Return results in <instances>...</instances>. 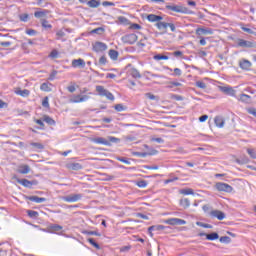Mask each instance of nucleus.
I'll use <instances>...</instances> for the list:
<instances>
[{"mask_svg":"<svg viewBox=\"0 0 256 256\" xmlns=\"http://www.w3.org/2000/svg\"><path fill=\"white\" fill-rule=\"evenodd\" d=\"M121 139L115 137V136H108V139H105L103 137H97L93 139V143H96L97 145H106V147H111V143H120Z\"/></svg>","mask_w":256,"mask_h":256,"instance_id":"1","label":"nucleus"},{"mask_svg":"<svg viewBox=\"0 0 256 256\" xmlns=\"http://www.w3.org/2000/svg\"><path fill=\"white\" fill-rule=\"evenodd\" d=\"M96 91L100 97H107L109 101H115V96L113 93L109 92L105 87L98 85L96 86Z\"/></svg>","mask_w":256,"mask_h":256,"instance_id":"2","label":"nucleus"},{"mask_svg":"<svg viewBox=\"0 0 256 256\" xmlns=\"http://www.w3.org/2000/svg\"><path fill=\"white\" fill-rule=\"evenodd\" d=\"M81 199H83V194H70L62 197V201H65V203H77Z\"/></svg>","mask_w":256,"mask_h":256,"instance_id":"3","label":"nucleus"},{"mask_svg":"<svg viewBox=\"0 0 256 256\" xmlns=\"http://www.w3.org/2000/svg\"><path fill=\"white\" fill-rule=\"evenodd\" d=\"M62 230H63V226H61L59 224L50 225L48 230L41 229V231H43L44 233H52V234H56V235H61V233H59V231H62Z\"/></svg>","mask_w":256,"mask_h":256,"instance_id":"4","label":"nucleus"},{"mask_svg":"<svg viewBox=\"0 0 256 256\" xmlns=\"http://www.w3.org/2000/svg\"><path fill=\"white\" fill-rule=\"evenodd\" d=\"M138 37L136 34H126L122 36L121 41L126 43L127 45H133L134 43H137Z\"/></svg>","mask_w":256,"mask_h":256,"instance_id":"5","label":"nucleus"},{"mask_svg":"<svg viewBox=\"0 0 256 256\" xmlns=\"http://www.w3.org/2000/svg\"><path fill=\"white\" fill-rule=\"evenodd\" d=\"M217 191H224L225 193H231L233 191V187L227 183L218 182L215 185Z\"/></svg>","mask_w":256,"mask_h":256,"instance_id":"6","label":"nucleus"},{"mask_svg":"<svg viewBox=\"0 0 256 256\" xmlns=\"http://www.w3.org/2000/svg\"><path fill=\"white\" fill-rule=\"evenodd\" d=\"M69 101L71 103H85L89 101V95H73Z\"/></svg>","mask_w":256,"mask_h":256,"instance_id":"7","label":"nucleus"},{"mask_svg":"<svg viewBox=\"0 0 256 256\" xmlns=\"http://www.w3.org/2000/svg\"><path fill=\"white\" fill-rule=\"evenodd\" d=\"M166 9H168L169 11H174V13H184V14L189 13L187 8L179 5H168L166 6Z\"/></svg>","mask_w":256,"mask_h":256,"instance_id":"8","label":"nucleus"},{"mask_svg":"<svg viewBox=\"0 0 256 256\" xmlns=\"http://www.w3.org/2000/svg\"><path fill=\"white\" fill-rule=\"evenodd\" d=\"M220 91H222V93H225L226 95H229L230 97L237 98V91H235V89H233V87L231 86H221Z\"/></svg>","mask_w":256,"mask_h":256,"instance_id":"9","label":"nucleus"},{"mask_svg":"<svg viewBox=\"0 0 256 256\" xmlns=\"http://www.w3.org/2000/svg\"><path fill=\"white\" fill-rule=\"evenodd\" d=\"M93 51H95V53H103V51H107V44L96 42L93 44Z\"/></svg>","mask_w":256,"mask_h":256,"instance_id":"10","label":"nucleus"},{"mask_svg":"<svg viewBox=\"0 0 256 256\" xmlns=\"http://www.w3.org/2000/svg\"><path fill=\"white\" fill-rule=\"evenodd\" d=\"M167 225H187V221L179 218H170L165 220Z\"/></svg>","mask_w":256,"mask_h":256,"instance_id":"11","label":"nucleus"},{"mask_svg":"<svg viewBox=\"0 0 256 256\" xmlns=\"http://www.w3.org/2000/svg\"><path fill=\"white\" fill-rule=\"evenodd\" d=\"M210 217H213L214 219H218V221H223V219H225V213H223L220 210H212L210 212Z\"/></svg>","mask_w":256,"mask_h":256,"instance_id":"12","label":"nucleus"},{"mask_svg":"<svg viewBox=\"0 0 256 256\" xmlns=\"http://www.w3.org/2000/svg\"><path fill=\"white\" fill-rule=\"evenodd\" d=\"M237 45H238V47H245L247 49H251L252 47H255V42L238 39Z\"/></svg>","mask_w":256,"mask_h":256,"instance_id":"13","label":"nucleus"},{"mask_svg":"<svg viewBox=\"0 0 256 256\" xmlns=\"http://www.w3.org/2000/svg\"><path fill=\"white\" fill-rule=\"evenodd\" d=\"M196 35H213V29L211 28H197Z\"/></svg>","mask_w":256,"mask_h":256,"instance_id":"14","label":"nucleus"},{"mask_svg":"<svg viewBox=\"0 0 256 256\" xmlns=\"http://www.w3.org/2000/svg\"><path fill=\"white\" fill-rule=\"evenodd\" d=\"M72 67H74V69H77V67L81 69L85 68V60L81 58L72 60Z\"/></svg>","mask_w":256,"mask_h":256,"instance_id":"15","label":"nucleus"},{"mask_svg":"<svg viewBox=\"0 0 256 256\" xmlns=\"http://www.w3.org/2000/svg\"><path fill=\"white\" fill-rule=\"evenodd\" d=\"M163 230H165L164 225H154V226H150L148 228V233H149L150 237H153V231H163Z\"/></svg>","mask_w":256,"mask_h":256,"instance_id":"16","label":"nucleus"},{"mask_svg":"<svg viewBox=\"0 0 256 256\" xmlns=\"http://www.w3.org/2000/svg\"><path fill=\"white\" fill-rule=\"evenodd\" d=\"M200 237H206V239H208V241H215V240L219 239V234H217L216 232L211 233V234L200 233Z\"/></svg>","mask_w":256,"mask_h":256,"instance_id":"17","label":"nucleus"},{"mask_svg":"<svg viewBox=\"0 0 256 256\" xmlns=\"http://www.w3.org/2000/svg\"><path fill=\"white\" fill-rule=\"evenodd\" d=\"M236 99L238 101H240L241 103H246L249 104L251 103V96L247 95V94H240V96H236Z\"/></svg>","mask_w":256,"mask_h":256,"instance_id":"18","label":"nucleus"},{"mask_svg":"<svg viewBox=\"0 0 256 256\" xmlns=\"http://www.w3.org/2000/svg\"><path fill=\"white\" fill-rule=\"evenodd\" d=\"M14 93L16 95H19L20 97H29V95H31V92L27 89L21 90L20 88H16L14 90Z\"/></svg>","mask_w":256,"mask_h":256,"instance_id":"19","label":"nucleus"},{"mask_svg":"<svg viewBox=\"0 0 256 256\" xmlns=\"http://www.w3.org/2000/svg\"><path fill=\"white\" fill-rule=\"evenodd\" d=\"M240 69H244V71H249L251 69V62L249 60H242L239 62Z\"/></svg>","mask_w":256,"mask_h":256,"instance_id":"20","label":"nucleus"},{"mask_svg":"<svg viewBox=\"0 0 256 256\" xmlns=\"http://www.w3.org/2000/svg\"><path fill=\"white\" fill-rule=\"evenodd\" d=\"M214 123H215L216 127H219L220 129L225 127V119H223V117H221V116H216L214 118Z\"/></svg>","mask_w":256,"mask_h":256,"instance_id":"21","label":"nucleus"},{"mask_svg":"<svg viewBox=\"0 0 256 256\" xmlns=\"http://www.w3.org/2000/svg\"><path fill=\"white\" fill-rule=\"evenodd\" d=\"M28 201H32L33 203H45L47 198L38 197V196H29L27 197Z\"/></svg>","mask_w":256,"mask_h":256,"instance_id":"22","label":"nucleus"},{"mask_svg":"<svg viewBox=\"0 0 256 256\" xmlns=\"http://www.w3.org/2000/svg\"><path fill=\"white\" fill-rule=\"evenodd\" d=\"M136 157H148V155H157V150H151L150 152H135Z\"/></svg>","mask_w":256,"mask_h":256,"instance_id":"23","label":"nucleus"},{"mask_svg":"<svg viewBox=\"0 0 256 256\" xmlns=\"http://www.w3.org/2000/svg\"><path fill=\"white\" fill-rule=\"evenodd\" d=\"M147 20L150 21V23H157V21H162L163 17L155 14H150L147 16Z\"/></svg>","mask_w":256,"mask_h":256,"instance_id":"24","label":"nucleus"},{"mask_svg":"<svg viewBox=\"0 0 256 256\" xmlns=\"http://www.w3.org/2000/svg\"><path fill=\"white\" fill-rule=\"evenodd\" d=\"M128 75L133 77V79H141V73L138 72L137 69L132 68L128 71Z\"/></svg>","mask_w":256,"mask_h":256,"instance_id":"25","label":"nucleus"},{"mask_svg":"<svg viewBox=\"0 0 256 256\" xmlns=\"http://www.w3.org/2000/svg\"><path fill=\"white\" fill-rule=\"evenodd\" d=\"M30 171L31 168L29 167V165H21L18 169V173H20L21 175H27V173H29Z\"/></svg>","mask_w":256,"mask_h":256,"instance_id":"26","label":"nucleus"},{"mask_svg":"<svg viewBox=\"0 0 256 256\" xmlns=\"http://www.w3.org/2000/svg\"><path fill=\"white\" fill-rule=\"evenodd\" d=\"M48 13V10L36 11L34 17H36V19H43V17H47Z\"/></svg>","mask_w":256,"mask_h":256,"instance_id":"27","label":"nucleus"},{"mask_svg":"<svg viewBox=\"0 0 256 256\" xmlns=\"http://www.w3.org/2000/svg\"><path fill=\"white\" fill-rule=\"evenodd\" d=\"M17 183H19L23 187H28V188L33 186V182H31L27 179H17Z\"/></svg>","mask_w":256,"mask_h":256,"instance_id":"28","label":"nucleus"},{"mask_svg":"<svg viewBox=\"0 0 256 256\" xmlns=\"http://www.w3.org/2000/svg\"><path fill=\"white\" fill-rule=\"evenodd\" d=\"M68 169H71L72 171H81L83 166L80 163H71L68 165Z\"/></svg>","mask_w":256,"mask_h":256,"instance_id":"29","label":"nucleus"},{"mask_svg":"<svg viewBox=\"0 0 256 256\" xmlns=\"http://www.w3.org/2000/svg\"><path fill=\"white\" fill-rule=\"evenodd\" d=\"M109 57L110 59H112V61H117L118 57H119V52H117V50H109Z\"/></svg>","mask_w":256,"mask_h":256,"instance_id":"30","label":"nucleus"},{"mask_svg":"<svg viewBox=\"0 0 256 256\" xmlns=\"http://www.w3.org/2000/svg\"><path fill=\"white\" fill-rule=\"evenodd\" d=\"M180 205L181 207H183L184 209H188V207L191 206V201H189L188 198H184L180 200Z\"/></svg>","mask_w":256,"mask_h":256,"instance_id":"31","label":"nucleus"},{"mask_svg":"<svg viewBox=\"0 0 256 256\" xmlns=\"http://www.w3.org/2000/svg\"><path fill=\"white\" fill-rule=\"evenodd\" d=\"M154 61H167L169 59V56L163 55V54H157L153 57Z\"/></svg>","mask_w":256,"mask_h":256,"instance_id":"32","label":"nucleus"},{"mask_svg":"<svg viewBox=\"0 0 256 256\" xmlns=\"http://www.w3.org/2000/svg\"><path fill=\"white\" fill-rule=\"evenodd\" d=\"M27 215L28 217H31V219H37L39 217V212L35 210H28Z\"/></svg>","mask_w":256,"mask_h":256,"instance_id":"33","label":"nucleus"},{"mask_svg":"<svg viewBox=\"0 0 256 256\" xmlns=\"http://www.w3.org/2000/svg\"><path fill=\"white\" fill-rule=\"evenodd\" d=\"M43 121H44L45 123H47L48 125H55V120H53V118H51V117L48 116V115H45V116L43 117Z\"/></svg>","mask_w":256,"mask_h":256,"instance_id":"34","label":"nucleus"},{"mask_svg":"<svg viewBox=\"0 0 256 256\" xmlns=\"http://www.w3.org/2000/svg\"><path fill=\"white\" fill-rule=\"evenodd\" d=\"M88 7H92L93 9L99 7L100 3L97 0H90L87 2Z\"/></svg>","mask_w":256,"mask_h":256,"instance_id":"35","label":"nucleus"},{"mask_svg":"<svg viewBox=\"0 0 256 256\" xmlns=\"http://www.w3.org/2000/svg\"><path fill=\"white\" fill-rule=\"evenodd\" d=\"M180 193H181V195H195V192L191 188L182 189V190H180Z\"/></svg>","mask_w":256,"mask_h":256,"instance_id":"36","label":"nucleus"},{"mask_svg":"<svg viewBox=\"0 0 256 256\" xmlns=\"http://www.w3.org/2000/svg\"><path fill=\"white\" fill-rule=\"evenodd\" d=\"M137 187H140V189H145V187H147V185H149V183H147L146 180H140L138 182H136Z\"/></svg>","mask_w":256,"mask_h":256,"instance_id":"37","label":"nucleus"},{"mask_svg":"<svg viewBox=\"0 0 256 256\" xmlns=\"http://www.w3.org/2000/svg\"><path fill=\"white\" fill-rule=\"evenodd\" d=\"M83 235H95L96 237H101V233H99L98 231H87L84 230Z\"/></svg>","mask_w":256,"mask_h":256,"instance_id":"38","label":"nucleus"},{"mask_svg":"<svg viewBox=\"0 0 256 256\" xmlns=\"http://www.w3.org/2000/svg\"><path fill=\"white\" fill-rule=\"evenodd\" d=\"M181 85L183 84H181L180 82H168L167 87L168 89H173V87H181Z\"/></svg>","mask_w":256,"mask_h":256,"instance_id":"39","label":"nucleus"},{"mask_svg":"<svg viewBox=\"0 0 256 256\" xmlns=\"http://www.w3.org/2000/svg\"><path fill=\"white\" fill-rule=\"evenodd\" d=\"M41 23H42V27L44 29H51V27H53L51 24H49V21L45 20V19H42L41 20Z\"/></svg>","mask_w":256,"mask_h":256,"instance_id":"40","label":"nucleus"},{"mask_svg":"<svg viewBox=\"0 0 256 256\" xmlns=\"http://www.w3.org/2000/svg\"><path fill=\"white\" fill-rule=\"evenodd\" d=\"M88 243H90V245H92L93 247H95V249H101V246H99L97 244V242H95V240L93 238H88Z\"/></svg>","mask_w":256,"mask_h":256,"instance_id":"41","label":"nucleus"},{"mask_svg":"<svg viewBox=\"0 0 256 256\" xmlns=\"http://www.w3.org/2000/svg\"><path fill=\"white\" fill-rule=\"evenodd\" d=\"M248 155H250L251 159H256V151L255 149L248 148L247 149Z\"/></svg>","mask_w":256,"mask_h":256,"instance_id":"42","label":"nucleus"},{"mask_svg":"<svg viewBox=\"0 0 256 256\" xmlns=\"http://www.w3.org/2000/svg\"><path fill=\"white\" fill-rule=\"evenodd\" d=\"M156 26H157V28L158 29H167V27H168V23L167 22H158L157 24H156Z\"/></svg>","mask_w":256,"mask_h":256,"instance_id":"43","label":"nucleus"},{"mask_svg":"<svg viewBox=\"0 0 256 256\" xmlns=\"http://www.w3.org/2000/svg\"><path fill=\"white\" fill-rule=\"evenodd\" d=\"M40 89H41V91L48 92V91H51V86H49V84H47V83H43V84H41Z\"/></svg>","mask_w":256,"mask_h":256,"instance_id":"44","label":"nucleus"},{"mask_svg":"<svg viewBox=\"0 0 256 256\" xmlns=\"http://www.w3.org/2000/svg\"><path fill=\"white\" fill-rule=\"evenodd\" d=\"M20 21H22L23 23H27V21H29V14H21L19 16Z\"/></svg>","mask_w":256,"mask_h":256,"instance_id":"45","label":"nucleus"},{"mask_svg":"<svg viewBox=\"0 0 256 256\" xmlns=\"http://www.w3.org/2000/svg\"><path fill=\"white\" fill-rule=\"evenodd\" d=\"M220 243H231V237L229 236L220 237Z\"/></svg>","mask_w":256,"mask_h":256,"instance_id":"46","label":"nucleus"},{"mask_svg":"<svg viewBox=\"0 0 256 256\" xmlns=\"http://www.w3.org/2000/svg\"><path fill=\"white\" fill-rule=\"evenodd\" d=\"M114 109H116L118 112L126 111L127 107H125L123 104H117L115 105Z\"/></svg>","mask_w":256,"mask_h":256,"instance_id":"47","label":"nucleus"},{"mask_svg":"<svg viewBox=\"0 0 256 256\" xmlns=\"http://www.w3.org/2000/svg\"><path fill=\"white\" fill-rule=\"evenodd\" d=\"M196 225L198 226V227H203L204 229H211V225H209V224H205V223H203V222H196Z\"/></svg>","mask_w":256,"mask_h":256,"instance_id":"48","label":"nucleus"},{"mask_svg":"<svg viewBox=\"0 0 256 256\" xmlns=\"http://www.w3.org/2000/svg\"><path fill=\"white\" fill-rule=\"evenodd\" d=\"M196 87H198L199 89H205L207 87V84H205V82L203 81H197Z\"/></svg>","mask_w":256,"mask_h":256,"instance_id":"49","label":"nucleus"},{"mask_svg":"<svg viewBox=\"0 0 256 256\" xmlns=\"http://www.w3.org/2000/svg\"><path fill=\"white\" fill-rule=\"evenodd\" d=\"M49 57H51V59H57L59 57V52L57 50H52Z\"/></svg>","mask_w":256,"mask_h":256,"instance_id":"50","label":"nucleus"},{"mask_svg":"<svg viewBox=\"0 0 256 256\" xmlns=\"http://www.w3.org/2000/svg\"><path fill=\"white\" fill-rule=\"evenodd\" d=\"M42 106H44L46 109H49V97H45L42 100Z\"/></svg>","mask_w":256,"mask_h":256,"instance_id":"51","label":"nucleus"},{"mask_svg":"<svg viewBox=\"0 0 256 256\" xmlns=\"http://www.w3.org/2000/svg\"><path fill=\"white\" fill-rule=\"evenodd\" d=\"M55 77H57V70H54L51 72V74L49 75L48 80L49 81H55Z\"/></svg>","mask_w":256,"mask_h":256,"instance_id":"52","label":"nucleus"},{"mask_svg":"<svg viewBox=\"0 0 256 256\" xmlns=\"http://www.w3.org/2000/svg\"><path fill=\"white\" fill-rule=\"evenodd\" d=\"M98 63L99 65H107V57L101 56Z\"/></svg>","mask_w":256,"mask_h":256,"instance_id":"53","label":"nucleus"},{"mask_svg":"<svg viewBox=\"0 0 256 256\" xmlns=\"http://www.w3.org/2000/svg\"><path fill=\"white\" fill-rule=\"evenodd\" d=\"M26 35L33 37V36L37 35V31H35L33 29H28V30H26Z\"/></svg>","mask_w":256,"mask_h":256,"instance_id":"54","label":"nucleus"},{"mask_svg":"<svg viewBox=\"0 0 256 256\" xmlns=\"http://www.w3.org/2000/svg\"><path fill=\"white\" fill-rule=\"evenodd\" d=\"M103 7H115L114 2L104 1L102 2Z\"/></svg>","mask_w":256,"mask_h":256,"instance_id":"55","label":"nucleus"},{"mask_svg":"<svg viewBox=\"0 0 256 256\" xmlns=\"http://www.w3.org/2000/svg\"><path fill=\"white\" fill-rule=\"evenodd\" d=\"M246 111L250 115H253V117H256V109L255 108H247Z\"/></svg>","mask_w":256,"mask_h":256,"instance_id":"56","label":"nucleus"},{"mask_svg":"<svg viewBox=\"0 0 256 256\" xmlns=\"http://www.w3.org/2000/svg\"><path fill=\"white\" fill-rule=\"evenodd\" d=\"M103 31H105L102 27L96 28L94 30H92V33H95L97 35H101V33H103Z\"/></svg>","mask_w":256,"mask_h":256,"instance_id":"57","label":"nucleus"},{"mask_svg":"<svg viewBox=\"0 0 256 256\" xmlns=\"http://www.w3.org/2000/svg\"><path fill=\"white\" fill-rule=\"evenodd\" d=\"M147 99H150V101H155L157 100V96L151 94V93H146Z\"/></svg>","mask_w":256,"mask_h":256,"instance_id":"58","label":"nucleus"},{"mask_svg":"<svg viewBox=\"0 0 256 256\" xmlns=\"http://www.w3.org/2000/svg\"><path fill=\"white\" fill-rule=\"evenodd\" d=\"M56 37H57V39H61L62 37H65V32L63 30H59L56 33Z\"/></svg>","mask_w":256,"mask_h":256,"instance_id":"59","label":"nucleus"},{"mask_svg":"<svg viewBox=\"0 0 256 256\" xmlns=\"http://www.w3.org/2000/svg\"><path fill=\"white\" fill-rule=\"evenodd\" d=\"M76 89L77 88H75V84H72L67 87V90L69 91V93H75Z\"/></svg>","mask_w":256,"mask_h":256,"instance_id":"60","label":"nucleus"},{"mask_svg":"<svg viewBox=\"0 0 256 256\" xmlns=\"http://www.w3.org/2000/svg\"><path fill=\"white\" fill-rule=\"evenodd\" d=\"M118 161H120L121 163H125V165H131V161L126 158H118Z\"/></svg>","mask_w":256,"mask_h":256,"instance_id":"61","label":"nucleus"},{"mask_svg":"<svg viewBox=\"0 0 256 256\" xmlns=\"http://www.w3.org/2000/svg\"><path fill=\"white\" fill-rule=\"evenodd\" d=\"M237 163H240V164L249 163V158L244 157L242 159H238Z\"/></svg>","mask_w":256,"mask_h":256,"instance_id":"62","label":"nucleus"},{"mask_svg":"<svg viewBox=\"0 0 256 256\" xmlns=\"http://www.w3.org/2000/svg\"><path fill=\"white\" fill-rule=\"evenodd\" d=\"M130 29H136V30H139V29H141V25L136 24V23H133V24H131Z\"/></svg>","mask_w":256,"mask_h":256,"instance_id":"63","label":"nucleus"},{"mask_svg":"<svg viewBox=\"0 0 256 256\" xmlns=\"http://www.w3.org/2000/svg\"><path fill=\"white\" fill-rule=\"evenodd\" d=\"M1 47H11V42L6 41V42H0Z\"/></svg>","mask_w":256,"mask_h":256,"instance_id":"64","label":"nucleus"}]
</instances>
